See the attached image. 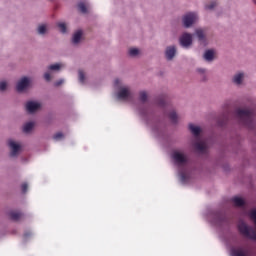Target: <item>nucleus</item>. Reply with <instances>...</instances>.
<instances>
[{
	"label": "nucleus",
	"mask_w": 256,
	"mask_h": 256,
	"mask_svg": "<svg viewBox=\"0 0 256 256\" xmlns=\"http://www.w3.org/2000/svg\"><path fill=\"white\" fill-rule=\"evenodd\" d=\"M236 115L243 125L250 127L251 123H253L255 112L253 110L238 109L236 110Z\"/></svg>",
	"instance_id": "nucleus-1"
},
{
	"label": "nucleus",
	"mask_w": 256,
	"mask_h": 256,
	"mask_svg": "<svg viewBox=\"0 0 256 256\" xmlns=\"http://www.w3.org/2000/svg\"><path fill=\"white\" fill-rule=\"evenodd\" d=\"M182 21H183L184 27L189 28L191 27V25H193V23L197 21V14L190 12L184 15Z\"/></svg>",
	"instance_id": "nucleus-2"
},
{
	"label": "nucleus",
	"mask_w": 256,
	"mask_h": 256,
	"mask_svg": "<svg viewBox=\"0 0 256 256\" xmlns=\"http://www.w3.org/2000/svg\"><path fill=\"white\" fill-rule=\"evenodd\" d=\"M172 159H174L177 165H185V163H187V156L179 151L173 152Z\"/></svg>",
	"instance_id": "nucleus-3"
},
{
	"label": "nucleus",
	"mask_w": 256,
	"mask_h": 256,
	"mask_svg": "<svg viewBox=\"0 0 256 256\" xmlns=\"http://www.w3.org/2000/svg\"><path fill=\"white\" fill-rule=\"evenodd\" d=\"M193 43V36L189 33H184L181 37H180V45L182 47H190V45H192Z\"/></svg>",
	"instance_id": "nucleus-4"
},
{
	"label": "nucleus",
	"mask_w": 256,
	"mask_h": 256,
	"mask_svg": "<svg viewBox=\"0 0 256 256\" xmlns=\"http://www.w3.org/2000/svg\"><path fill=\"white\" fill-rule=\"evenodd\" d=\"M129 97H131V91L128 87H122L117 94V98L120 99V101H127Z\"/></svg>",
	"instance_id": "nucleus-5"
},
{
	"label": "nucleus",
	"mask_w": 256,
	"mask_h": 256,
	"mask_svg": "<svg viewBox=\"0 0 256 256\" xmlns=\"http://www.w3.org/2000/svg\"><path fill=\"white\" fill-rule=\"evenodd\" d=\"M8 145L11 149V157H15L17 156V154L19 153V151L21 150V145L17 144L15 141L13 140H9L8 141Z\"/></svg>",
	"instance_id": "nucleus-6"
},
{
	"label": "nucleus",
	"mask_w": 256,
	"mask_h": 256,
	"mask_svg": "<svg viewBox=\"0 0 256 256\" xmlns=\"http://www.w3.org/2000/svg\"><path fill=\"white\" fill-rule=\"evenodd\" d=\"M38 109H41L40 103L33 101L26 103V111H28V113H35V111H38Z\"/></svg>",
	"instance_id": "nucleus-7"
},
{
	"label": "nucleus",
	"mask_w": 256,
	"mask_h": 256,
	"mask_svg": "<svg viewBox=\"0 0 256 256\" xmlns=\"http://www.w3.org/2000/svg\"><path fill=\"white\" fill-rule=\"evenodd\" d=\"M27 87H29V78L24 77L17 83L16 89L21 93V91H25Z\"/></svg>",
	"instance_id": "nucleus-8"
},
{
	"label": "nucleus",
	"mask_w": 256,
	"mask_h": 256,
	"mask_svg": "<svg viewBox=\"0 0 256 256\" xmlns=\"http://www.w3.org/2000/svg\"><path fill=\"white\" fill-rule=\"evenodd\" d=\"M175 53H177L175 46H170L166 49V58L168 61H171L175 57Z\"/></svg>",
	"instance_id": "nucleus-9"
},
{
	"label": "nucleus",
	"mask_w": 256,
	"mask_h": 256,
	"mask_svg": "<svg viewBox=\"0 0 256 256\" xmlns=\"http://www.w3.org/2000/svg\"><path fill=\"white\" fill-rule=\"evenodd\" d=\"M194 148L200 153H205V151L207 150V145L205 144V142H195Z\"/></svg>",
	"instance_id": "nucleus-10"
},
{
	"label": "nucleus",
	"mask_w": 256,
	"mask_h": 256,
	"mask_svg": "<svg viewBox=\"0 0 256 256\" xmlns=\"http://www.w3.org/2000/svg\"><path fill=\"white\" fill-rule=\"evenodd\" d=\"M9 216L12 221H20V219H23V213L18 211H11Z\"/></svg>",
	"instance_id": "nucleus-11"
},
{
	"label": "nucleus",
	"mask_w": 256,
	"mask_h": 256,
	"mask_svg": "<svg viewBox=\"0 0 256 256\" xmlns=\"http://www.w3.org/2000/svg\"><path fill=\"white\" fill-rule=\"evenodd\" d=\"M189 130L191 131L192 135H194V137H199V135H201V128L199 126L189 124Z\"/></svg>",
	"instance_id": "nucleus-12"
},
{
	"label": "nucleus",
	"mask_w": 256,
	"mask_h": 256,
	"mask_svg": "<svg viewBox=\"0 0 256 256\" xmlns=\"http://www.w3.org/2000/svg\"><path fill=\"white\" fill-rule=\"evenodd\" d=\"M232 256H247V251L243 248H234L231 250Z\"/></svg>",
	"instance_id": "nucleus-13"
},
{
	"label": "nucleus",
	"mask_w": 256,
	"mask_h": 256,
	"mask_svg": "<svg viewBox=\"0 0 256 256\" xmlns=\"http://www.w3.org/2000/svg\"><path fill=\"white\" fill-rule=\"evenodd\" d=\"M81 37H83V32L81 30H78L73 35V38H72L73 43L74 44L79 43V41H81Z\"/></svg>",
	"instance_id": "nucleus-14"
},
{
	"label": "nucleus",
	"mask_w": 256,
	"mask_h": 256,
	"mask_svg": "<svg viewBox=\"0 0 256 256\" xmlns=\"http://www.w3.org/2000/svg\"><path fill=\"white\" fill-rule=\"evenodd\" d=\"M215 57V52L213 50H207L204 54V59L206 61H213Z\"/></svg>",
	"instance_id": "nucleus-15"
},
{
	"label": "nucleus",
	"mask_w": 256,
	"mask_h": 256,
	"mask_svg": "<svg viewBox=\"0 0 256 256\" xmlns=\"http://www.w3.org/2000/svg\"><path fill=\"white\" fill-rule=\"evenodd\" d=\"M232 202L234 203L235 207H243V205H245V200L239 197H234Z\"/></svg>",
	"instance_id": "nucleus-16"
},
{
	"label": "nucleus",
	"mask_w": 256,
	"mask_h": 256,
	"mask_svg": "<svg viewBox=\"0 0 256 256\" xmlns=\"http://www.w3.org/2000/svg\"><path fill=\"white\" fill-rule=\"evenodd\" d=\"M243 77H244V74L243 73H238L234 76L233 78V82L236 84V85H241V83L243 82Z\"/></svg>",
	"instance_id": "nucleus-17"
},
{
	"label": "nucleus",
	"mask_w": 256,
	"mask_h": 256,
	"mask_svg": "<svg viewBox=\"0 0 256 256\" xmlns=\"http://www.w3.org/2000/svg\"><path fill=\"white\" fill-rule=\"evenodd\" d=\"M33 127H35V123L33 122L26 123L23 127L24 133H31V131H33Z\"/></svg>",
	"instance_id": "nucleus-18"
},
{
	"label": "nucleus",
	"mask_w": 256,
	"mask_h": 256,
	"mask_svg": "<svg viewBox=\"0 0 256 256\" xmlns=\"http://www.w3.org/2000/svg\"><path fill=\"white\" fill-rule=\"evenodd\" d=\"M196 35L199 41H205V32L203 31V29H197Z\"/></svg>",
	"instance_id": "nucleus-19"
},
{
	"label": "nucleus",
	"mask_w": 256,
	"mask_h": 256,
	"mask_svg": "<svg viewBox=\"0 0 256 256\" xmlns=\"http://www.w3.org/2000/svg\"><path fill=\"white\" fill-rule=\"evenodd\" d=\"M78 10L81 12V13H87V5L84 3V2H80L78 4Z\"/></svg>",
	"instance_id": "nucleus-20"
},
{
	"label": "nucleus",
	"mask_w": 256,
	"mask_h": 256,
	"mask_svg": "<svg viewBox=\"0 0 256 256\" xmlns=\"http://www.w3.org/2000/svg\"><path fill=\"white\" fill-rule=\"evenodd\" d=\"M169 119L172 121V123H177V112L176 111H172L169 113Z\"/></svg>",
	"instance_id": "nucleus-21"
},
{
	"label": "nucleus",
	"mask_w": 256,
	"mask_h": 256,
	"mask_svg": "<svg viewBox=\"0 0 256 256\" xmlns=\"http://www.w3.org/2000/svg\"><path fill=\"white\" fill-rule=\"evenodd\" d=\"M57 27L60 29L61 33H67V25L63 22L57 24Z\"/></svg>",
	"instance_id": "nucleus-22"
},
{
	"label": "nucleus",
	"mask_w": 256,
	"mask_h": 256,
	"mask_svg": "<svg viewBox=\"0 0 256 256\" xmlns=\"http://www.w3.org/2000/svg\"><path fill=\"white\" fill-rule=\"evenodd\" d=\"M139 55V49L137 48H130L129 49V56L130 57H137Z\"/></svg>",
	"instance_id": "nucleus-23"
},
{
	"label": "nucleus",
	"mask_w": 256,
	"mask_h": 256,
	"mask_svg": "<svg viewBox=\"0 0 256 256\" xmlns=\"http://www.w3.org/2000/svg\"><path fill=\"white\" fill-rule=\"evenodd\" d=\"M46 31H47V26H45V25H40V26L38 27V33H39L40 35H45Z\"/></svg>",
	"instance_id": "nucleus-24"
},
{
	"label": "nucleus",
	"mask_w": 256,
	"mask_h": 256,
	"mask_svg": "<svg viewBox=\"0 0 256 256\" xmlns=\"http://www.w3.org/2000/svg\"><path fill=\"white\" fill-rule=\"evenodd\" d=\"M50 71H59L61 69V65L60 64H52L49 66Z\"/></svg>",
	"instance_id": "nucleus-25"
},
{
	"label": "nucleus",
	"mask_w": 256,
	"mask_h": 256,
	"mask_svg": "<svg viewBox=\"0 0 256 256\" xmlns=\"http://www.w3.org/2000/svg\"><path fill=\"white\" fill-rule=\"evenodd\" d=\"M64 135H63V132H57L54 136H53V139L55 141H59L61 139H63Z\"/></svg>",
	"instance_id": "nucleus-26"
},
{
	"label": "nucleus",
	"mask_w": 256,
	"mask_h": 256,
	"mask_svg": "<svg viewBox=\"0 0 256 256\" xmlns=\"http://www.w3.org/2000/svg\"><path fill=\"white\" fill-rule=\"evenodd\" d=\"M140 101H142V103H145V101H147V92H140Z\"/></svg>",
	"instance_id": "nucleus-27"
},
{
	"label": "nucleus",
	"mask_w": 256,
	"mask_h": 256,
	"mask_svg": "<svg viewBox=\"0 0 256 256\" xmlns=\"http://www.w3.org/2000/svg\"><path fill=\"white\" fill-rule=\"evenodd\" d=\"M79 81L85 83V73L82 70L79 71Z\"/></svg>",
	"instance_id": "nucleus-28"
},
{
	"label": "nucleus",
	"mask_w": 256,
	"mask_h": 256,
	"mask_svg": "<svg viewBox=\"0 0 256 256\" xmlns=\"http://www.w3.org/2000/svg\"><path fill=\"white\" fill-rule=\"evenodd\" d=\"M217 7V2H211L209 5H206V9H215Z\"/></svg>",
	"instance_id": "nucleus-29"
},
{
	"label": "nucleus",
	"mask_w": 256,
	"mask_h": 256,
	"mask_svg": "<svg viewBox=\"0 0 256 256\" xmlns=\"http://www.w3.org/2000/svg\"><path fill=\"white\" fill-rule=\"evenodd\" d=\"M22 193H27V189H29V185L27 183H23L21 185Z\"/></svg>",
	"instance_id": "nucleus-30"
},
{
	"label": "nucleus",
	"mask_w": 256,
	"mask_h": 256,
	"mask_svg": "<svg viewBox=\"0 0 256 256\" xmlns=\"http://www.w3.org/2000/svg\"><path fill=\"white\" fill-rule=\"evenodd\" d=\"M7 89V82H0V91H5Z\"/></svg>",
	"instance_id": "nucleus-31"
},
{
	"label": "nucleus",
	"mask_w": 256,
	"mask_h": 256,
	"mask_svg": "<svg viewBox=\"0 0 256 256\" xmlns=\"http://www.w3.org/2000/svg\"><path fill=\"white\" fill-rule=\"evenodd\" d=\"M180 179H181L182 183H185V181H187V175L182 172V173L180 174Z\"/></svg>",
	"instance_id": "nucleus-32"
},
{
	"label": "nucleus",
	"mask_w": 256,
	"mask_h": 256,
	"mask_svg": "<svg viewBox=\"0 0 256 256\" xmlns=\"http://www.w3.org/2000/svg\"><path fill=\"white\" fill-rule=\"evenodd\" d=\"M44 79H45L46 81H51V74H50L49 72H46V73L44 74Z\"/></svg>",
	"instance_id": "nucleus-33"
},
{
	"label": "nucleus",
	"mask_w": 256,
	"mask_h": 256,
	"mask_svg": "<svg viewBox=\"0 0 256 256\" xmlns=\"http://www.w3.org/2000/svg\"><path fill=\"white\" fill-rule=\"evenodd\" d=\"M63 83H64V80L61 79V80L55 82V87H59V86L63 85Z\"/></svg>",
	"instance_id": "nucleus-34"
},
{
	"label": "nucleus",
	"mask_w": 256,
	"mask_h": 256,
	"mask_svg": "<svg viewBox=\"0 0 256 256\" xmlns=\"http://www.w3.org/2000/svg\"><path fill=\"white\" fill-rule=\"evenodd\" d=\"M158 105H160V107H163L165 105V99H162L158 102Z\"/></svg>",
	"instance_id": "nucleus-35"
},
{
	"label": "nucleus",
	"mask_w": 256,
	"mask_h": 256,
	"mask_svg": "<svg viewBox=\"0 0 256 256\" xmlns=\"http://www.w3.org/2000/svg\"><path fill=\"white\" fill-rule=\"evenodd\" d=\"M198 73H202V75L205 73V69H198Z\"/></svg>",
	"instance_id": "nucleus-36"
},
{
	"label": "nucleus",
	"mask_w": 256,
	"mask_h": 256,
	"mask_svg": "<svg viewBox=\"0 0 256 256\" xmlns=\"http://www.w3.org/2000/svg\"><path fill=\"white\" fill-rule=\"evenodd\" d=\"M116 83H119V80H116Z\"/></svg>",
	"instance_id": "nucleus-37"
}]
</instances>
